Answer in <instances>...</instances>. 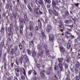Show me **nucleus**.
<instances>
[{
  "instance_id": "7c9ffc66",
  "label": "nucleus",
  "mask_w": 80,
  "mask_h": 80,
  "mask_svg": "<svg viewBox=\"0 0 80 80\" xmlns=\"http://www.w3.org/2000/svg\"><path fill=\"white\" fill-rule=\"evenodd\" d=\"M11 53L12 55H13L14 53H15V52H14V51L13 50H11Z\"/></svg>"
},
{
  "instance_id": "c9c22d12",
  "label": "nucleus",
  "mask_w": 80,
  "mask_h": 80,
  "mask_svg": "<svg viewBox=\"0 0 80 80\" xmlns=\"http://www.w3.org/2000/svg\"><path fill=\"white\" fill-rule=\"evenodd\" d=\"M9 7V4H7L6 5V9H8Z\"/></svg>"
},
{
  "instance_id": "cd10ccee",
  "label": "nucleus",
  "mask_w": 80,
  "mask_h": 80,
  "mask_svg": "<svg viewBox=\"0 0 80 80\" xmlns=\"http://www.w3.org/2000/svg\"><path fill=\"white\" fill-rule=\"evenodd\" d=\"M76 80H80V76H77L76 77Z\"/></svg>"
},
{
  "instance_id": "f704fd0d",
  "label": "nucleus",
  "mask_w": 80,
  "mask_h": 80,
  "mask_svg": "<svg viewBox=\"0 0 80 80\" xmlns=\"http://www.w3.org/2000/svg\"><path fill=\"white\" fill-rule=\"evenodd\" d=\"M37 74V73L36 72V71L35 70L33 71V74L34 75H36Z\"/></svg>"
},
{
  "instance_id": "0eeeda50",
  "label": "nucleus",
  "mask_w": 80,
  "mask_h": 80,
  "mask_svg": "<svg viewBox=\"0 0 80 80\" xmlns=\"http://www.w3.org/2000/svg\"><path fill=\"white\" fill-rule=\"evenodd\" d=\"M41 75V77L42 78H45V73H44V72H43V71H41L40 73Z\"/></svg>"
},
{
  "instance_id": "4c0bfd02",
  "label": "nucleus",
  "mask_w": 80,
  "mask_h": 80,
  "mask_svg": "<svg viewBox=\"0 0 80 80\" xmlns=\"http://www.w3.org/2000/svg\"><path fill=\"white\" fill-rule=\"evenodd\" d=\"M65 23H66V24H68V23H69L68 21L67 20H66L65 21Z\"/></svg>"
},
{
  "instance_id": "c756f323",
  "label": "nucleus",
  "mask_w": 80,
  "mask_h": 80,
  "mask_svg": "<svg viewBox=\"0 0 80 80\" xmlns=\"http://www.w3.org/2000/svg\"><path fill=\"white\" fill-rule=\"evenodd\" d=\"M67 47L68 48H70V43H68L67 44Z\"/></svg>"
},
{
  "instance_id": "5701e85b",
  "label": "nucleus",
  "mask_w": 80,
  "mask_h": 80,
  "mask_svg": "<svg viewBox=\"0 0 80 80\" xmlns=\"http://www.w3.org/2000/svg\"><path fill=\"white\" fill-rule=\"evenodd\" d=\"M15 71L16 72H18V73H19V69L16 68L15 69Z\"/></svg>"
},
{
  "instance_id": "79ce46f5",
  "label": "nucleus",
  "mask_w": 80,
  "mask_h": 80,
  "mask_svg": "<svg viewBox=\"0 0 80 80\" xmlns=\"http://www.w3.org/2000/svg\"><path fill=\"white\" fill-rule=\"evenodd\" d=\"M13 17L15 19V18H16V17H17V15L16 14H14L13 15Z\"/></svg>"
},
{
  "instance_id": "e2e57ef3",
  "label": "nucleus",
  "mask_w": 80,
  "mask_h": 80,
  "mask_svg": "<svg viewBox=\"0 0 80 80\" xmlns=\"http://www.w3.org/2000/svg\"><path fill=\"white\" fill-rule=\"evenodd\" d=\"M72 22V19H69V21H68V22L69 23H71Z\"/></svg>"
},
{
  "instance_id": "1a4fd4ad",
  "label": "nucleus",
  "mask_w": 80,
  "mask_h": 80,
  "mask_svg": "<svg viewBox=\"0 0 80 80\" xmlns=\"http://www.w3.org/2000/svg\"><path fill=\"white\" fill-rule=\"evenodd\" d=\"M59 27L60 28L61 31V32H63V29H64V27L62 25H60L59 26Z\"/></svg>"
},
{
  "instance_id": "c85d7f7f",
  "label": "nucleus",
  "mask_w": 80,
  "mask_h": 80,
  "mask_svg": "<svg viewBox=\"0 0 80 80\" xmlns=\"http://www.w3.org/2000/svg\"><path fill=\"white\" fill-rule=\"evenodd\" d=\"M19 46L20 48V50H22V45L21 44H19Z\"/></svg>"
},
{
  "instance_id": "dca6fc26",
  "label": "nucleus",
  "mask_w": 80,
  "mask_h": 80,
  "mask_svg": "<svg viewBox=\"0 0 80 80\" xmlns=\"http://www.w3.org/2000/svg\"><path fill=\"white\" fill-rule=\"evenodd\" d=\"M8 32L10 33H12V28H8Z\"/></svg>"
},
{
  "instance_id": "69168bd1",
  "label": "nucleus",
  "mask_w": 80,
  "mask_h": 80,
  "mask_svg": "<svg viewBox=\"0 0 80 80\" xmlns=\"http://www.w3.org/2000/svg\"><path fill=\"white\" fill-rule=\"evenodd\" d=\"M2 5H3V4H2V3L1 2L0 3V7H2Z\"/></svg>"
},
{
  "instance_id": "473e14b6",
  "label": "nucleus",
  "mask_w": 80,
  "mask_h": 80,
  "mask_svg": "<svg viewBox=\"0 0 80 80\" xmlns=\"http://www.w3.org/2000/svg\"><path fill=\"white\" fill-rule=\"evenodd\" d=\"M29 36L30 37H32L33 36V33L32 32H30L29 33Z\"/></svg>"
},
{
  "instance_id": "9b49d317",
  "label": "nucleus",
  "mask_w": 80,
  "mask_h": 80,
  "mask_svg": "<svg viewBox=\"0 0 80 80\" xmlns=\"http://www.w3.org/2000/svg\"><path fill=\"white\" fill-rule=\"evenodd\" d=\"M58 66L59 67H60L61 69V70H63V66L62 65V64L59 63L58 64Z\"/></svg>"
},
{
  "instance_id": "b1692460",
  "label": "nucleus",
  "mask_w": 80,
  "mask_h": 80,
  "mask_svg": "<svg viewBox=\"0 0 80 80\" xmlns=\"http://www.w3.org/2000/svg\"><path fill=\"white\" fill-rule=\"evenodd\" d=\"M58 80V78H57L56 76L54 77L53 78V80Z\"/></svg>"
},
{
  "instance_id": "a878e982",
  "label": "nucleus",
  "mask_w": 80,
  "mask_h": 80,
  "mask_svg": "<svg viewBox=\"0 0 80 80\" xmlns=\"http://www.w3.org/2000/svg\"><path fill=\"white\" fill-rule=\"evenodd\" d=\"M38 55L41 57H42V56L43 55V52H40V54H38Z\"/></svg>"
},
{
  "instance_id": "393cba45",
  "label": "nucleus",
  "mask_w": 80,
  "mask_h": 80,
  "mask_svg": "<svg viewBox=\"0 0 80 80\" xmlns=\"http://www.w3.org/2000/svg\"><path fill=\"white\" fill-rule=\"evenodd\" d=\"M58 62H62V61H63V59L61 58L60 59H58Z\"/></svg>"
},
{
  "instance_id": "a19ab883",
  "label": "nucleus",
  "mask_w": 80,
  "mask_h": 80,
  "mask_svg": "<svg viewBox=\"0 0 80 80\" xmlns=\"http://www.w3.org/2000/svg\"><path fill=\"white\" fill-rule=\"evenodd\" d=\"M66 33L67 34H69V35H72L69 32H68V31L66 32Z\"/></svg>"
},
{
  "instance_id": "bf43d9fd",
  "label": "nucleus",
  "mask_w": 80,
  "mask_h": 80,
  "mask_svg": "<svg viewBox=\"0 0 80 80\" xmlns=\"http://www.w3.org/2000/svg\"><path fill=\"white\" fill-rule=\"evenodd\" d=\"M11 28H13V25H12V24H11L10 26Z\"/></svg>"
},
{
  "instance_id": "2f4dec72",
  "label": "nucleus",
  "mask_w": 80,
  "mask_h": 80,
  "mask_svg": "<svg viewBox=\"0 0 80 80\" xmlns=\"http://www.w3.org/2000/svg\"><path fill=\"white\" fill-rule=\"evenodd\" d=\"M6 57V55H3V61H5V58Z\"/></svg>"
},
{
  "instance_id": "f03ea898",
  "label": "nucleus",
  "mask_w": 80,
  "mask_h": 80,
  "mask_svg": "<svg viewBox=\"0 0 80 80\" xmlns=\"http://www.w3.org/2000/svg\"><path fill=\"white\" fill-rule=\"evenodd\" d=\"M36 2L38 5H43V2L42 0H40V2L38 1L37 0H36Z\"/></svg>"
},
{
  "instance_id": "20e7f679",
  "label": "nucleus",
  "mask_w": 80,
  "mask_h": 80,
  "mask_svg": "<svg viewBox=\"0 0 80 80\" xmlns=\"http://www.w3.org/2000/svg\"><path fill=\"white\" fill-rule=\"evenodd\" d=\"M58 4V2L57 1H55L54 0H52V5L55 7L56 5H57Z\"/></svg>"
},
{
  "instance_id": "9d476101",
  "label": "nucleus",
  "mask_w": 80,
  "mask_h": 80,
  "mask_svg": "<svg viewBox=\"0 0 80 80\" xmlns=\"http://www.w3.org/2000/svg\"><path fill=\"white\" fill-rule=\"evenodd\" d=\"M5 30V28H1L0 31L3 34L5 33V30Z\"/></svg>"
},
{
  "instance_id": "4be33fe9",
  "label": "nucleus",
  "mask_w": 80,
  "mask_h": 80,
  "mask_svg": "<svg viewBox=\"0 0 80 80\" xmlns=\"http://www.w3.org/2000/svg\"><path fill=\"white\" fill-rule=\"evenodd\" d=\"M24 72H23V74L25 77H26V72H25V70L24 69V68L22 69Z\"/></svg>"
},
{
  "instance_id": "bb28decb",
  "label": "nucleus",
  "mask_w": 80,
  "mask_h": 80,
  "mask_svg": "<svg viewBox=\"0 0 80 80\" xmlns=\"http://www.w3.org/2000/svg\"><path fill=\"white\" fill-rule=\"evenodd\" d=\"M37 12L38 13V14H42V12L40 10H37Z\"/></svg>"
},
{
  "instance_id": "c03bdc74",
  "label": "nucleus",
  "mask_w": 80,
  "mask_h": 80,
  "mask_svg": "<svg viewBox=\"0 0 80 80\" xmlns=\"http://www.w3.org/2000/svg\"><path fill=\"white\" fill-rule=\"evenodd\" d=\"M35 29L37 31H38V26L36 27Z\"/></svg>"
},
{
  "instance_id": "58836bf2",
  "label": "nucleus",
  "mask_w": 80,
  "mask_h": 80,
  "mask_svg": "<svg viewBox=\"0 0 80 80\" xmlns=\"http://www.w3.org/2000/svg\"><path fill=\"white\" fill-rule=\"evenodd\" d=\"M31 73H32V71H29L28 72V75H30Z\"/></svg>"
},
{
  "instance_id": "f3484780",
  "label": "nucleus",
  "mask_w": 80,
  "mask_h": 80,
  "mask_svg": "<svg viewBox=\"0 0 80 80\" xmlns=\"http://www.w3.org/2000/svg\"><path fill=\"white\" fill-rule=\"evenodd\" d=\"M38 48L39 50H41V49L42 48V46L40 45H38Z\"/></svg>"
},
{
  "instance_id": "774afa93",
  "label": "nucleus",
  "mask_w": 80,
  "mask_h": 80,
  "mask_svg": "<svg viewBox=\"0 0 80 80\" xmlns=\"http://www.w3.org/2000/svg\"><path fill=\"white\" fill-rule=\"evenodd\" d=\"M8 80H12V79L10 78H8Z\"/></svg>"
},
{
  "instance_id": "ea45409f",
  "label": "nucleus",
  "mask_w": 80,
  "mask_h": 80,
  "mask_svg": "<svg viewBox=\"0 0 80 80\" xmlns=\"http://www.w3.org/2000/svg\"><path fill=\"white\" fill-rule=\"evenodd\" d=\"M28 7L30 10H32V8H31V7H30V6L29 5H28Z\"/></svg>"
},
{
  "instance_id": "37998d69",
  "label": "nucleus",
  "mask_w": 80,
  "mask_h": 80,
  "mask_svg": "<svg viewBox=\"0 0 80 80\" xmlns=\"http://www.w3.org/2000/svg\"><path fill=\"white\" fill-rule=\"evenodd\" d=\"M67 62H70V58H68Z\"/></svg>"
},
{
  "instance_id": "6e6d98bb",
  "label": "nucleus",
  "mask_w": 80,
  "mask_h": 80,
  "mask_svg": "<svg viewBox=\"0 0 80 80\" xmlns=\"http://www.w3.org/2000/svg\"><path fill=\"white\" fill-rule=\"evenodd\" d=\"M50 73L49 72H46L47 75H49L50 74Z\"/></svg>"
},
{
  "instance_id": "49530a36",
  "label": "nucleus",
  "mask_w": 80,
  "mask_h": 80,
  "mask_svg": "<svg viewBox=\"0 0 80 80\" xmlns=\"http://www.w3.org/2000/svg\"><path fill=\"white\" fill-rule=\"evenodd\" d=\"M28 54H29V55H30V54H31V52H30V50H28Z\"/></svg>"
},
{
  "instance_id": "0e129e2a",
  "label": "nucleus",
  "mask_w": 80,
  "mask_h": 80,
  "mask_svg": "<svg viewBox=\"0 0 80 80\" xmlns=\"http://www.w3.org/2000/svg\"><path fill=\"white\" fill-rule=\"evenodd\" d=\"M78 58H80V54L79 53H78Z\"/></svg>"
},
{
  "instance_id": "2eb2a0df",
  "label": "nucleus",
  "mask_w": 80,
  "mask_h": 80,
  "mask_svg": "<svg viewBox=\"0 0 80 80\" xmlns=\"http://www.w3.org/2000/svg\"><path fill=\"white\" fill-rule=\"evenodd\" d=\"M76 67L77 68H79L80 67V63L77 62L76 64Z\"/></svg>"
},
{
  "instance_id": "6ab92c4d",
  "label": "nucleus",
  "mask_w": 80,
  "mask_h": 80,
  "mask_svg": "<svg viewBox=\"0 0 80 80\" xmlns=\"http://www.w3.org/2000/svg\"><path fill=\"white\" fill-rule=\"evenodd\" d=\"M45 2L46 3H51V1L48 0H44Z\"/></svg>"
},
{
  "instance_id": "423d86ee",
  "label": "nucleus",
  "mask_w": 80,
  "mask_h": 80,
  "mask_svg": "<svg viewBox=\"0 0 80 80\" xmlns=\"http://www.w3.org/2000/svg\"><path fill=\"white\" fill-rule=\"evenodd\" d=\"M60 50L61 52H62V53H65V49L62 46H61L60 48Z\"/></svg>"
},
{
  "instance_id": "e433bc0d",
  "label": "nucleus",
  "mask_w": 80,
  "mask_h": 80,
  "mask_svg": "<svg viewBox=\"0 0 80 80\" xmlns=\"http://www.w3.org/2000/svg\"><path fill=\"white\" fill-rule=\"evenodd\" d=\"M23 25H21L20 27V30L21 31H22L23 30Z\"/></svg>"
},
{
  "instance_id": "09e8293b",
  "label": "nucleus",
  "mask_w": 80,
  "mask_h": 80,
  "mask_svg": "<svg viewBox=\"0 0 80 80\" xmlns=\"http://www.w3.org/2000/svg\"><path fill=\"white\" fill-rule=\"evenodd\" d=\"M37 66L38 67H41V65L39 64H38L37 65Z\"/></svg>"
},
{
  "instance_id": "aec40b11",
  "label": "nucleus",
  "mask_w": 80,
  "mask_h": 80,
  "mask_svg": "<svg viewBox=\"0 0 80 80\" xmlns=\"http://www.w3.org/2000/svg\"><path fill=\"white\" fill-rule=\"evenodd\" d=\"M24 17L25 18V20L27 21V22H28V19H27V16H26V14H25V15H24Z\"/></svg>"
},
{
  "instance_id": "f257e3e1",
  "label": "nucleus",
  "mask_w": 80,
  "mask_h": 80,
  "mask_svg": "<svg viewBox=\"0 0 80 80\" xmlns=\"http://www.w3.org/2000/svg\"><path fill=\"white\" fill-rule=\"evenodd\" d=\"M43 47H44L45 50H46V53L47 54V55H49V51L47 49L48 48H47V44H43Z\"/></svg>"
},
{
  "instance_id": "052dcab7",
  "label": "nucleus",
  "mask_w": 80,
  "mask_h": 80,
  "mask_svg": "<svg viewBox=\"0 0 80 80\" xmlns=\"http://www.w3.org/2000/svg\"><path fill=\"white\" fill-rule=\"evenodd\" d=\"M65 67L66 68H67V67H68V65H67V64H65Z\"/></svg>"
},
{
  "instance_id": "4468645a",
  "label": "nucleus",
  "mask_w": 80,
  "mask_h": 80,
  "mask_svg": "<svg viewBox=\"0 0 80 80\" xmlns=\"http://www.w3.org/2000/svg\"><path fill=\"white\" fill-rule=\"evenodd\" d=\"M58 67L57 65H54V70H58Z\"/></svg>"
},
{
  "instance_id": "72a5a7b5",
  "label": "nucleus",
  "mask_w": 80,
  "mask_h": 80,
  "mask_svg": "<svg viewBox=\"0 0 80 80\" xmlns=\"http://www.w3.org/2000/svg\"><path fill=\"white\" fill-rule=\"evenodd\" d=\"M21 79H22V80H25V78L23 76H21Z\"/></svg>"
},
{
  "instance_id": "680f3d73",
  "label": "nucleus",
  "mask_w": 80,
  "mask_h": 80,
  "mask_svg": "<svg viewBox=\"0 0 80 80\" xmlns=\"http://www.w3.org/2000/svg\"><path fill=\"white\" fill-rule=\"evenodd\" d=\"M45 23H48V20L47 19H46L45 20Z\"/></svg>"
},
{
  "instance_id": "a211bd4d",
  "label": "nucleus",
  "mask_w": 80,
  "mask_h": 80,
  "mask_svg": "<svg viewBox=\"0 0 80 80\" xmlns=\"http://www.w3.org/2000/svg\"><path fill=\"white\" fill-rule=\"evenodd\" d=\"M21 22L22 24H25V20L23 19H21Z\"/></svg>"
},
{
  "instance_id": "ddd939ff",
  "label": "nucleus",
  "mask_w": 80,
  "mask_h": 80,
  "mask_svg": "<svg viewBox=\"0 0 80 80\" xmlns=\"http://www.w3.org/2000/svg\"><path fill=\"white\" fill-rule=\"evenodd\" d=\"M32 54L33 57H35V55H36V52H35V51H33L32 52Z\"/></svg>"
},
{
  "instance_id": "6e6552de",
  "label": "nucleus",
  "mask_w": 80,
  "mask_h": 80,
  "mask_svg": "<svg viewBox=\"0 0 80 80\" xmlns=\"http://www.w3.org/2000/svg\"><path fill=\"white\" fill-rule=\"evenodd\" d=\"M29 29L30 30L33 31V26L32 24L30 25L29 26Z\"/></svg>"
},
{
  "instance_id": "603ef678",
  "label": "nucleus",
  "mask_w": 80,
  "mask_h": 80,
  "mask_svg": "<svg viewBox=\"0 0 80 80\" xmlns=\"http://www.w3.org/2000/svg\"><path fill=\"white\" fill-rule=\"evenodd\" d=\"M74 42H75V43H78V41L77 40V39H75L74 40Z\"/></svg>"
},
{
  "instance_id": "412c9836",
  "label": "nucleus",
  "mask_w": 80,
  "mask_h": 80,
  "mask_svg": "<svg viewBox=\"0 0 80 80\" xmlns=\"http://www.w3.org/2000/svg\"><path fill=\"white\" fill-rule=\"evenodd\" d=\"M42 36L43 38H45V32L42 33Z\"/></svg>"
},
{
  "instance_id": "8fccbe9b",
  "label": "nucleus",
  "mask_w": 80,
  "mask_h": 80,
  "mask_svg": "<svg viewBox=\"0 0 80 80\" xmlns=\"http://www.w3.org/2000/svg\"><path fill=\"white\" fill-rule=\"evenodd\" d=\"M78 39L79 41H80V35H79L78 37Z\"/></svg>"
},
{
  "instance_id": "3c124183",
  "label": "nucleus",
  "mask_w": 80,
  "mask_h": 80,
  "mask_svg": "<svg viewBox=\"0 0 80 80\" xmlns=\"http://www.w3.org/2000/svg\"><path fill=\"white\" fill-rule=\"evenodd\" d=\"M24 58L25 59V60H27V56L24 55Z\"/></svg>"
},
{
  "instance_id": "39448f33",
  "label": "nucleus",
  "mask_w": 80,
  "mask_h": 80,
  "mask_svg": "<svg viewBox=\"0 0 80 80\" xmlns=\"http://www.w3.org/2000/svg\"><path fill=\"white\" fill-rule=\"evenodd\" d=\"M51 28H52L51 26L48 25V27L47 28V32H49L50 30H51Z\"/></svg>"
},
{
  "instance_id": "f8f14e48",
  "label": "nucleus",
  "mask_w": 80,
  "mask_h": 80,
  "mask_svg": "<svg viewBox=\"0 0 80 80\" xmlns=\"http://www.w3.org/2000/svg\"><path fill=\"white\" fill-rule=\"evenodd\" d=\"M38 22H39V27L40 28H41V27H42V23L41 22H40V20H38Z\"/></svg>"
},
{
  "instance_id": "de8ad7c7",
  "label": "nucleus",
  "mask_w": 80,
  "mask_h": 80,
  "mask_svg": "<svg viewBox=\"0 0 80 80\" xmlns=\"http://www.w3.org/2000/svg\"><path fill=\"white\" fill-rule=\"evenodd\" d=\"M66 17H67L66 16L63 15H62V18H66Z\"/></svg>"
},
{
  "instance_id": "a18cd8bd",
  "label": "nucleus",
  "mask_w": 80,
  "mask_h": 80,
  "mask_svg": "<svg viewBox=\"0 0 80 80\" xmlns=\"http://www.w3.org/2000/svg\"><path fill=\"white\" fill-rule=\"evenodd\" d=\"M65 14L66 15H68L69 13H68V11H66L65 12Z\"/></svg>"
},
{
  "instance_id": "13d9d810",
  "label": "nucleus",
  "mask_w": 80,
  "mask_h": 80,
  "mask_svg": "<svg viewBox=\"0 0 80 80\" xmlns=\"http://www.w3.org/2000/svg\"><path fill=\"white\" fill-rule=\"evenodd\" d=\"M65 37H66V38H69V37L67 35V34L65 35Z\"/></svg>"
},
{
  "instance_id": "7ed1b4c3",
  "label": "nucleus",
  "mask_w": 80,
  "mask_h": 80,
  "mask_svg": "<svg viewBox=\"0 0 80 80\" xmlns=\"http://www.w3.org/2000/svg\"><path fill=\"white\" fill-rule=\"evenodd\" d=\"M49 40L51 42H53L54 40V38H53V35L52 34H50L49 35Z\"/></svg>"
},
{
  "instance_id": "4d7b16f0",
  "label": "nucleus",
  "mask_w": 80,
  "mask_h": 80,
  "mask_svg": "<svg viewBox=\"0 0 80 80\" xmlns=\"http://www.w3.org/2000/svg\"><path fill=\"white\" fill-rule=\"evenodd\" d=\"M67 30L69 32H72V30L70 29H67Z\"/></svg>"
},
{
  "instance_id": "864d4df0",
  "label": "nucleus",
  "mask_w": 80,
  "mask_h": 80,
  "mask_svg": "<svg viewBox=\"0 0 80 80\" xmlns=\"http://www.w3.org/2000/svg\"><path fill=\"white\" fill-rule=\"evenodd\" d=\"M49 12L50 13L52 14L53 13V11L52 10H50L49 11Z\"/></svg>"
},
{
  "instance_id": "5fc2aeb1",
  "label": "nucleus",
  "mask_w": 80,
  "mask_h": 80,
  "mask_svg": "<svg viewBox=\"0 0 80 80\" xmlns=\"http://www.w3.org/2000/svg\"><path fill=\"white\" fill-rule=\"evenodd\" d=\"M6 65H7V62H5L4 63V68H5L6 67Z\"/></svg>"
},
{
  "instance_id": "338daca9",
  "label": "nucleus",
  "mask_w": 80,
  "mask_h": 80,
  "mask_svg": "<svg viewBox=\"0 0 80 80\" xmlns=\"http://www.w3.org/2000/svg\"><path fill=\"white\" fill-rule=\"evenodd\" d=\"M33 80H37V78L35 77H34L33 78Z\"/></svg>"
}]
</instances>
